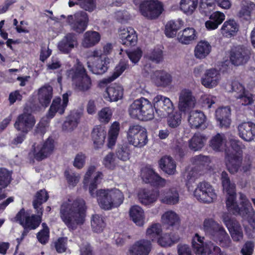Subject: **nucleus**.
<instances>
[{"label":"nucleus","mask_w":255,"mask_h":255,"mask_svg":"<svg viewBox=\"0 0 255 255\" xmlns=\"http://www.w3.org/2000/svg\"><path fill=\"white\" fill-rule=\"evenodd\" d=\"M215 5L216 0H201V12L207 15L214 8Z\"/></svg>","instance_id":"62"},{"label":"nucleus","mask_w":255,"mask_h":255,"mask_svg":"<svg viewBox=\"0 0 255 255\" xmlns=\"http://www.w3.org/2000/svg\"><path fill=\"white\" fill-rule=\"evenodd\" d=\"M48 197V193L45 189L41 190L37 192L36 199L33 202V207L36 210V215H38V212L39 210L43 212L40 206L43 203L45 202L47 200Z\"/></svg>","instance_id":"52"},{"label":"nucleus","mask_w":255,"mask_h":255,"mask_svg":"<svg viewBox=\"0 0 255 255\" xmlns=\"http://www.w3.org/2000/svg\"><path fill=\"white\" fill-rule=\"evenodd\" d=\"M35 122V119L33 115L24 112L17 117L14 127L22 133L27 134L33 128Z\"/></svg>","instance_id":"14"},{"label":"nucleus","mask_w":255,"mask_h":255,"mask_svg":"<svg viewBox=\"0 0 255 255\" xmlns=\"http://www.w3.org/2000/svg\"><path fill=\"white\" fill-rule=\"evenodd\" d=\"M129 116L140 120H150L155 117L153 107L150 102L144 98L137 99L129 106Z\"/></svg>","instance_id":"5"},{"label":"nucleus","mask_w":255,"mask_h":255,"mask_svg":"<svg viewBox=\"0 0 255 255\" xmlns=\"http://www.w3.org/2000/svg\"><path fill=\"white\" fill-rule=\"evenodd\" d=\"M232 92L237 100V102L243 106L252 105L254 102V96L244 86L238 81H235L231 84Z\"/></svg>","instance_id":"11"},{"label":"nucleus","mask_w":255,"mask_h":255,"mask_svg":"<svg viewBox=\"0 0 255 255\" xmlns=\"http://www.w3.org/2000/svg\"><path fill=\"white\" fill-rule=\"evenodd\" d=\"M129 216L132 221L138 226L144 224L145 216L143 209L137 205L132 206L129 209Z\"/></svg>","instance_id":"39"},{"label":"nucleus","mask_w":255,"mask_h":255,"mask_svg":"<svg viewBox=\"0 0 255 255\" xmlns=\"http://www.w3.org/2000/svg\"><path fill=\"white\" fill-rule=\"evenodd\" d=\"M66 21L71 30L78 33H82L87 27L89 17L86 12L81 11L73 15H69Z\"/></svg>","instance_id":"10"},{"label":"nucleus","mask_w":255,"mask_h":255,"mask_svg":"<svg viewBox=\"0 0 255 255\" xmlns=\"http://www.w3.org/2000/svg\"><path fill=\"white\" fill-rule=\"evenodd\" d=\"M158 197L159 192L157 191L141 189L138 193V198L140 202L144 205H148L154 203Z\"/></svg>","instance_id":"35"},{"label":"nucleus","mask_w":255,"mask_h":255,"mask_svg":"<svg viewBox=\"0 0 255 255\" xmlns=\"http://www.w3.org/2000/svg\"><path fill=\"white\" fill-rule=\"evenodd\" d=\"M204 237H200L198 234H196L193 238L192 246L196 254L209 255L213 254L214 255H224L219 247L211 242L204 243Z\"/></svg>","instance_id":"8"},{"label":"nucleus","mask_w":255,"mask_h":255,"mask_svg":"<svg viewBox=\"0 0 255 255\" xmlns=\"http://www.w3.org/2000/svg\"><path fill=\"white\" fill-rule=\"evenodd\" d=\"M155 114L159 118H165L173 112L174 106L169 98L157 95L153 99Z\"/></svg>","instance_id":"12"},{"label":"nucleus","mask_w":255,"mask_h":255,"mask_svg":"<svg viewBox=\"0 0 255 255\" xmlns=\"http://www.w3.org/2000/svg\"><path fill=\"white\" fill-rule=\"evenodd\" d=\"M11 175L9 172L5 168H0V185L4 188L10 182Z\"/></svg>","instance_id":"64"},{"label":"nucleus","mask_w":255,"mask_h":255,"mask_svg":"<svg viewBox=\"0 0 255 255\" xmlns=\"http://www.w3.org/2000/svg\"><path fill=\"white\" fill-rule=\"evenodd\" d=\"M249 51L242 45L234 46L230 51V59L233 64L241 65L247 62Z\"/></svg>","instance_id":"17"},{"label":"nucleus","mask_w":255,"mask_h":255,"mask_svg":"<svg viewBox=\"0 0 255 255\" xmlns=\"http://www.w3.org/2000/svg\"><path fill=\"white\" fill-rule=\"evenodd\" d=\"M95 197H97L100 207L106 210L119 207L125 198L123 193L116 188L96 191Z\"/></svg>","instance_id":"3"},{"label":"nucleus","mask_w":255,"mask_h":255,"mask_svg":"<svg viewBox=\"0 0 255 255\" xmlns=\"http://www.w3.org/2000/svg\"><path fill=\"white\" fill-rule=\"evenodd\" d=\"M181 122V114L180 112H175L171 115H169L167 123L168 126L172 128L178 127Z\"/></svg>","instance_id":"63"},{"label":"nucleus","mask_w":255,"mask_h":255,"mask_svg":"<svg viewBox=\"0 0 255 255\" xmlns=\"http://www.w3.org/2000/svg\"><path fill=\"white\" fill-rule=\"evenodd\" d=\"M151 249L150 241L145 239L134 243L128 250V255H148Z\"/></svg>","instance_id":"27"},{"label":"nucleus","mask_w":255,"mask_h":255,"mask_svg":"<svg viewBox=\"0 0 255 255\" xmlns=\"http://www.w3.org/2000/svg\"><path fill=\"white\" fill-rule=\"evenodd\" d=\"M161 220L163 224L169 226L178 225L179 222V218L178 215L175 212L171 210L164 213L161 217Z\"/></svg>","instance_id":"51"},{"label":"nucleus","mask_w":255,"mask_h":255,"mask_svg":"<svg viewBox=\"0 0 255 255\" xmlns=\"http://www.w3.org/2000/svg\"><path fill=\"white\" fill-rule=\"evenodd\" d=\"M184 177L186 181V185L189 191L193 190V187L192 184L194 183L197 178V172L192 169L189 171H187L184 174Z\"/></svg>","instance_id":"60"},{"label":"nucleus","mask_w":255,"mask_h":255,"mask_svg":"<svg viewBox=\"0 0 255 255\" xmlns=\"http://www.w3.org/2000/svg\"><path fill=\"white\" fill-rule=\"evenodd\" d=\"M196 103V99L192 91L183 89L179 93L178 108L181 112H185L193 108Z\"/></svg>","instance_id":"16"},{"label":"nucleus","mask_w":255,"mask_h":255,"mask_svg":"<svg viewBox=\"0 0 255 255\" xmlns=\"http://www.w3.org/2000/svg\"><path fill=\"white\" fill-rule=\"evenodd\" d=\"M42 212L39 210L38 215H32L28 211L21 209L16 214L14 219L23 228L21 237L24 238L31 230L36 229L41 222Z\"/></svg>","instance_id":"6"},{"label":"nucleus","mask_w":255,"mask_h":255,"mask_svg":"<svg viewBox=\"0 0 255 255\" xmlns=\"http://www.w3.org/2000/svg\"><path fill=\"white\" fill-rule=\"evenodd\" d=\"M162 230L159 224H153L146 230V236L152 241L158 240L161 236Z\"/></svg>","instance_id":"57"},{"label":"nucleus","mask_w":255,"mask_h":255,"mask_svg":"<svg viewBox=\"0 0 255 255\" xmlns=\"http://www.w3.org/2000/svg\"><path fill=\"white\" fill-rule=\"evenodd\" d=\"M131 153L130 146L128 143L118 146L116 150V156L120 160L127 161Z\"/></svg>","instance_id":"53"},{"label":"nucleus","mask_w":255,"mask_h":255,"mask_svg":"<svg viewBox=\"0 0 255 255\" xmlns=\"http://www.w3.org/2000/svg\"><path fill=\"white\" fill-rule=\"evenodd\" d=\"M255 9V4L254 2L244 1L242 3L238 16L242 20L250 23L252 20V14Z\"/></svg>","instance_id":"32"},{"label":"nucleus","mask_w":255,"mask_h":255,"mask_svg":"<svg viewBox=\"0 0 255 255\" xmlns=\"http://www.w3.org/2000/svg\"><path fill=\"white\" fill-rule=\"evenodd\" d=\"M67 75L71 79L73 85L76 90L85 92L91 89V79L87 75L83 65L78 60H77L76 65L67 71Z\"/></svg>","instance_id":"4"},{"label":"nucleus","mask_w":255,"mask_h":255,"mask_svg":"<svg viewBox=\"0 0 255 255\" xmlns=\"http://www.w3.org/2000/svg\"><path fill=\"white\" fill-rule=\"evenodd\" d=\"M210 238L222 248H228L231 246V239L221 225L211 234Z\"/></svg>","instance_id":"22"},{"label":"nucleus","mask_w":255,"mask_h":255,"mask_svg":"<svg viewBox=\"0 0 255 255\" xmlns=\"http://www.w3.org/2000/svg\"><path fill=\"white\" fill-rule=\"evenodd\" d=\"M91 223L93 231L96 233L102 232L106 226L103 218L99 214L92 216Z\"/></svg>","instance_id":"55"},{"label":"nucleus","mask_w":255,"mask_h":255,"mask_svg":"<svg viewBox=\"0 0 255 255\" xmlns=\"http://www.w3.org/2000/svg\"><path fill=\"white\" fill-rule=\"evenodd\" d=\"M96 170V167L94 165L90 166L85 175L83 183L85 186H89V191L91 196L95 197L94 191L97 188L99 180L102 178V173L98 172L94 176L93 178L91 177Z\"/></svg>","instance_id":"18"},{"label":"nucleus","mask_w":255,"mask_h":255,"mask_svg":"<svg viewBox=\"0 0 255 255\" xmlns=\"http://www.w3.org/2000/svg\"><path fill=\"white\" fill-rule=\"evenodd\" d=\"M71 92H68L63 95L62 102L59 97L53 99L52 104L48 111L47 116L49 118H53L56 113L60 115L64 113L68 103V98L71 95Z\"/></svg>","instance_id":"19"},{"label":"nucleus","mask_w":255,"mask_h":255,"mask_svg":"<svg viewBox=\"0 0 255 255\" xmlns=\"http://www.w3.org/2000/svg\"><path fill=\"white\" fill-rule=\"evenodd\" d=\"M238 135L246 141H251L255 138V124L252 122H243L238 126Z\"/></svg>","instance_id":"25"},{"label":"nucleus","mask_w":255,"mask_h":255,"mask_svg":"<svg viewBox=\"0 0 255 255\" xmlns=\"http://www.w3.org/2000/svg\"><path fill=\"white\" fill-rule=\"evenodd\" d=\"M206 140L203 135L200 133H196L189 140V148L192 150L198 151L204 146Z\"/></svg>","instance_id":"47"},{"label":"nucleus","mask_w":255,"mask_h":255,"mask_svg":"<svg viewBox=\"0 0 255 255\" xmlns=\"http://www.w3.org/2000/svg\"><path fill=\"white\" fill-rule=\"evenodd\" d=\"M198 3V0H181L180 7L184 13L191 15L196 8Z\"/></svg>","instance_id":"50"},{"label":"nucleus","mask_w":255,"mask_h":255,"mask_svg":"<svg viewBox=\"0 0 255 255\" xmlns=\"http://www.w3.org/2000/svg\"><path fill=\"white\" fill-rule=\"evenodd\" d=\"M226 141L225 134L218 133L211 139L210 146L214 150L221 151L225 149Z\"/></svg>","instance_id":"45"},{"label":"nucleus","mask_w":255,"mask_h":255,"mask_svg":"<svg viewBox=\"0 0 255 255\" xmlns=\"http://www.w3.org/2000/svg\"><path fill=\"white\" fill-rule=\"evenodd\" d=\"M231 108L229 106L221 107L216 111V117L221 128H227L231 124Z\"/></svg>","instance_id":"30"},{"label":"nucleus","mask_w":255,"mask_h":255,"mask_svg":"<svg viewBox=\"0 0 255 255\" xmlns=\"http://www.w3.org/2000/svg\"><path fill=\"white\" fill-rule=\"evenodd\" d=\"M184 24V22L180 19L177 20H171L165 25V33L168 37H174L177 31L180 29Z\"/></svg>","instance_id":"48"},{"label":"nucleus","mask_w":255,"mask_h":255,"mask_svg":"<svg viewBox=\"0 0 255 255\" xmlns=\"http://www.w3.org/2000/svg\"><path fill=\"white\" fill-rule=\"evenodd\" d=\"M128 68L129 65L127 62L124 61H120L119 64L116 67L112 75L109 78V82H111L115 80Z\"/></svg>","instance_id":"59"},{"label":"nucleus","mask_w":255,"mask_h":255,"mask_svg":"<svg viewBox=\"0 0 255 255\" xmlns=\"http://www.w3.org/2000/svg\"><path fill=\"white\" fill-rule=\"evenodd\" d=\"M210 238L222 248H228L231 246V239L221 225L211 234Z\"/></svg>","instance_id":"21"},{"label":"nucleus","mask_w":255,"mask_h":255,"mask_svg":"<svg viewBox=\"0 0 255 255\" xmlns=\"http://www.w3.org/2000/svg\"><path fill=\"white\" fill-rule=\"evenodd\" d=\"M42 229L37 233L36 237L41 244H46L49 239V229L45 223L42 224Z\"/></svg>","instance_id":"58"},{"label":"nucleus","mask_w":255,"mask_h":255,"mask_svg":"<svg viewBox=\"0 0 255 255\" xmlns=\"http://www.w3.org/2000/svg\"><path fill=\"white\" fill-rule=\"evenodd\" d=\"M197 38L195 30L193 28H185L178 34L179 41L184 44H189Z\"/></svg>","instance_id":"44"},{"label":"nucleus","mask_w":255,"mask_h":255,"mask_svg":"<svg viewBox=\"0 0 255 255\" xmlns=\"http://www.w3.org/2000/svg\"><path fill=\"white\" fill-rule=\"evenodd\" d=\"M106 134L107 132L104 127L98 126L94 128L91 135L95 147L99 148L103 145Z\"/></svg>","instance_id":"38"},{"label":"nucleus","mask_w":255,"mask_h":255,"mask_svg":"<svg viewBox=\"0 0 255 255\" xmlns=\"http://www.w3.org/2000/svg\"><path fill=\"white\" fill-rule=\"evenodd\" d=\"M225 162L227 168L231 174L237 173L241 167L243 158L241 156L228 153L225 150Z\"/></svg>","instance_id":"28"},{"label":"nucleus","mask_w":255,"mask_h":255,"mask_svg":"<svg viewBox=\"0 0 255 255\" xmlns=\"http://www.w3.org/2000/svg\"><path fill=\"white\" fill-rule=\"evenodd\" d=\"M86 210V203L83 199H68L60 206V217L70 230H74L78 225L84 223Z\"/></svg>","instance_id":"2"},{"label":"nucleus","mask_w":255,"mask_h":255,"mask_svg":"<svg viewBox=\"0 0 255 255\" xmlns=\"http://www.w3.org/2000/svg\"><path fill=\"white\" fill-rule=\"evenodd\" d=\"M221 180L223 190L227 193L226 206L228 211L235 215H239L248 221L249 223L255 229V212L251 205V203L247 199L246 196L243 193H240V204L239 207L236 201V185L234 183L231 182L228 173L223 171L221 174Z\"/></svg>","instance_id":"1"},{"label":"nucleus","mask_w":255,"mask_h":255,"mask_svg":"<svg viewBox=\"0 0 255 255\" xmlns=\"http://www.w3.org/2000/svg\"><path fill=\"white\" fill-rule=\"evenodd\" d=\"M109 59L106 57L98 58L93 61L92 65L88 62V67L93 74L102 75L108 70L107 61Z\"/></svg>","instance_id":"33"},{"label":"nucleus","mask_w":255,"mask_h":255,"mask_svg":"<svg viewBox=\"0 0 255 255\" xmlns=\"http://www.w3.org/2000/svg\"><path fill=\"white\" fill-rule=\"evenodd\" d=\"M54 149V140L49 137L42 144L34 148V157L36 160L41 161L51 155Z\"/></svg>","instance_id":"20"},{"label":"nucleus","mask_w":255,"mask_h":255,"mask_svg":"<svg viewBox=\"0 0 255 255\" xmlns=\"http://www.w3.org/2000/svg\"><path fill=\"white\" fill-rule=\"evenodd\" d=\"M206 117L202 112L191 111L189 114L188 122L192 128H197L205 122Z\"/></svg>","instance_id":"43"},{"label":"nucleus","mask_w":255,"mask_h":255,"mask_svg":"<svg viewBox=\"0 0 255 255\" xmlns=\"http://www.w3.org/2000/svg\"><path fill=\"white\" fill-rule=\"evenodd\" d=\"M119 36L120 42L127 46L134 45L137 40L135 31L130 27L122 30Z\"/></svg>","instance_id":"29"},{"label":"nucleus","mask_w":255,"mask_h":255,"mask_svg":"<svg viewBox=\"0 0 255 255\" xmlns=\"http://www.w3.org/2000/svg\"><path fill=\"white\" fill-rule=\"evenodd\" d=\"M78 45L76 34L70 32L67 33L58 43V48L62 53L68 54Z\"/></svg>","instance_id":"26"},{"label":"nucleus","mask_w":255,"mask_h":255,"mask_svg":"<svg viewBox=\"0 0 255 255\" xmlns=\"http://www.w3.org/2000/svg\"><path fill=\"white\" fill-rule=\"evenodd\" d=\"M113 115L112 110L108 107L103 108L98 113V119L103 123L107 124L111 119Z\"/></svg>","instance_id":"61"},{"label":"nucleus","mask_w":255,"mask_h":255,"mask_svg":"<svg viewBox=\"0 0 255 255\" xmlns=\"http://www.w3.org/2000/svg\"><path fill=\"white\" fill-rule=\"evenodd\" d=\"M119 123L118 122H114L111 126L109 131L108 146L109 148H112L115 145L119 135Z\"/></svg>","instance_id":"54"},{"label":"nucleus","mask_w":255,"mask_h":255,"mask_svg":"<svg viewBox=\"0 0 255 255\" xmlns=\"http://www.w3.org/2000/svg\"><path fill=\"white\" fill-rule=\"evenodd\" d=\"M239 25L234 19L226 21L221 29V33L227 37L235 35L239 30Z\"/></svg>","instance_id":"40"},{"label":"nucleus","mask_w":255,"mask_h":255,"mask_svg":"<svg viewBox=\"0 0 255 255\" xmlns=\"http://www.w3.org/2000/svg\"><path fill=\"white\" fill-rule=\"evenodd\" d=\"M127 139L134 147L142 148L148 142L146 130L138 125H130L127 131Z\"/></svg>","instance_id":"7"},{"label":"nucleus","mask_w":255,"mask_h":255,"mask_svg":"<svg viewBox=\"0 0 255 255\" xmlns=\"http://www.w3.org/2000/svg\"><path fill=\"white\" fill-rule=\"evenodd\" d=\"M212 47L206 40L199 41L194 49V55L199 59L206 58L211 52Z\"/></svg>","instance_id":"37"},{"label":"nucleus","mask_w":255,"mask_h":255,"mask_svg":"<svg viewBox=\"0 0 255 255\" xmlns=\"http://www.w3.org/2000/svg\"><path fill=\"white\" fill-rule=\"evenodd\" d=\"M221 80L220 72L212 68L206 71L201 78V83L206 88H213L216 87Z\"/></svg>","instance_id":"24"},{"label":"nucleus","mask_w":255,"mask_h":255,"mask_svg":"<svg viewBox=\"0 0 255 255\" xmlns=\"http://www.w3.org/2000/svg\"><path fill=\"white\" fill-rule=\"evenodd\" d=\"M193 195L198 201L207 204L213 202L217 196L213 186L205 181L200 182L197 184Z\"/></svg>","instance_id":"9"},{"label":"nucleus","mask_w":255,"mask_h":255,"mask_svg":"<svg viewBox=\"0 0 255 255\" xmlns=\"http://www.w3.org/2000/svg\"><path fill=\"white\" fill-rule=\"evenodd\" d=\"M155 82L158 86H166L172 81L171 75L164 71H156L154 73Z\"/></svg>","instance_id":"49"},{"label":"nucleus","mask_w":255,"mask_h":255,"mask_svg":"<svg viewBox=\"0 0 255 255\" xmlns=\"http://www.w3.org/2000/svg\"><path fill=\"white\" fill-rule=\"evenodd\" d=\"M222 219L233 240L237 242H241L243 239L244 234L239 222L235 218H230L227 214L222 216Z\"/></svg>","instance_id":"13"},{"label":"nucleus","mask_w":255,"mask_h":255,"mask_svg":"<svg viewBox=\"0 0 255 255\" xmlns=\"http://www.w3.org/2000/svg\"><path fill=\"white\" fill-rule=\"evenodd\" d=\"M141 177L145 183L153 186H163L165 184V180L149 167H146L141 169Z\"/></svg>","instance_id":"23"},{"label":"nucleus","mask_w":255,"mask_h":255,"mask_svg":"<svg viewBox=\"0 0 255 255\" xmlns=\"http://www.w3.org/2000/svg\"><path fill=\"white\" fill-rule=\"evenodd\" d=\"M220 224L212 218L205 219L203 222V230L209 237L219 227Z\"/></svg>","instance_id":"56"},{"label":"nucleus","mask_w":255,"mask_h":255,"mask_svg":"<svg viewBox=\"0 0 255 255\" xmlns=\"http://www.w3.org/2000/svg\"><path fill=\"white\" fill-rule=\"evenodd\" d=\"M100 34L95 31H88L84 34L82 45L85 48H90L97 44L100 40Z\"/></svg>","instance_id":"42"},{"label":"nucleus","mask_w":255,"mask_h":255,"mask_svg":"<svg viewBox=\"0 0 255 255\" xmlns=\"http://www.w3.org/2000/svg\"><path fill=\"white\" fill-rule=\"evenodd\" d=\"M159 166L165 173L168 174H174L176 172V165L172 157L165 156L159 161Z\"/></svg>","instance_id":"46"},{"label":"nucleus","mask_w":255,"mask_h":255,"mask_svg":"<svg viewBox=\"0 0 255 255\" xmlns=\"http://www.w3.org/2000/svg\"><path fill=\"white\" fill-rule=\"evenodd\" d=\"M140 11L146 17L153 19L157 17L162 12L161 4L158 1L147 0L140 5Z\"/></svg>","instance_id":"15"},{"label":"nucleus","mask_w":255,"mask_h":255,"mask_svg":"<svg viewBox=\"0 0 255 255\" xmlns=\"http://www.w3.org/2000/svg\"><path fill=\"white\" fill-rule=\"evenodd\" d=\"M81 117L80 112L73 111L67 117L66 121L62 125V129L66 131H71L78 126Z\"/></svg>","instance_id":"34"},{"label":"nucleus","mask_w":255,"mask_h":255,"mask_svg":"<svg viewBox=\"0 0 255 255\" xmlns=\"http://www.w3.org/2000/svg\"><path fill=\"white\" fill-rule=\"evenodd\" d=\"M106 94L108 97L106 98H108L109 101H117L123 97V88L118 84H112L107 88Z\"/></svg>","instance_id":"41"},{"label":"nucleus","mask_w":255,"mask_h":255,"mask_svg":"<svg viewBox=\"0 0 255 255\" xmlns=\"http://www.w3.org/2000/svg\"><path fill=\"white\" fill-rule=\"evenodd\" d=\"M53 97V88L50 85H44L38 91V99L40 104L45 107H47Z\"/></svg>","instance_id":"36"},{"label":"nucleus","mask_w":255,"mask_h":255,"mask_svg":"<svg viewBox=\"0 0 255 255\" xmlns=\"http://www.w3.org/2000/svg\"><path fill=\"white\" fill-rule=\"evenodd\" d=\"M159 198L161 202L168 205H175L179 202V193L174 188L164 191L159 194Z\"/></svg>","instance_id":"31"}]
</instances>
